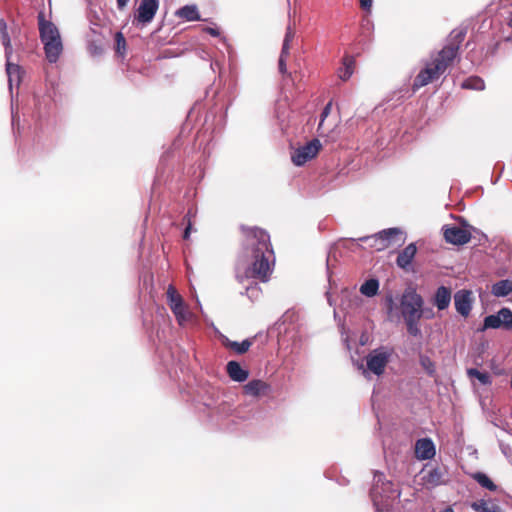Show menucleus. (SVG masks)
Here are the masks:
<instances>
[{"label": "nucleus", "instance_id": "nucleus-1", "mask_svg": "<svg viewBox=\"0 0 512 512\" xmlns=\"http://www.w3.org/2000/svg\"><path fill=\"white\" fill-rule=\"evenodd\" d=\"M451 58L444 56L439 51L431 55L430 59L425 61L424 67L414 78L412 90L418 89L438 80L446 70L453 65Z\"/></svg>", "mask_w": 512, "mask_h": 512}, {"label": "nucleus", "instance_id": "nucleus-2", "mask_svg": "<svg viewBox=\"0 0 512 512\" xmlns=\"http://www.w3.org/2000/svg\"><path fill=\"white\" fill-rule=\"evenodd\" d=\"M38 18L39 35L44 46L45 57L49 63H56L63 52L60 32L55 24L44 19L42 13L39 14Z\"/></svg>", "mask_w": 512, "mask_h": 512}, {"label": "nucleus", "instance_id": "nucleus-3", "mask_svg": "<svg viewBox=\"0 0 512 512\" xmlns=\"http://www.w3.org/2000/svg\"><path fill=\"white\" fill-rule=\"evenodd\" d=\"M269 235L258 229V253L262 250L260 246L265 247V252H262L261 259L258 260V280L266 282L273 271L275 265V255L272 248L268 244Z\"/></svg>", "mask_w": 512, "mask_h": 512}, {"label": "nucleus", "instance_id": "nucleus-4", "mask_svg": "<svg viewBox=\"0 0 512 512\" xmlns=\"http://www.w3.org/2000/svg\"><path fill=\"white\" fill-rule=\"evenodd\" d=\"M423 299L414 289H406L400 300L401 314L406 319H421Z\"/></svg>", "mask_w": 512, "mask_h": 512}, {"label": "nucleus", "instance_id": "nucleus-5", "mask_svg": "<svg viewBox=\"0 0 512 512\" xmlns=\"http://www.w3.org/2000/svg\"><path fill=\"white\" fill-rule=\"evenodd\" d=\"M166 295L167 303L175 315L178 324L182 326L187 323L191 319L192 314L173 285L168 286Z\"/></svg>", "mask_w": 512, "mask_h": 512}, {"label": "nucleus", "instance_id": "nucleus-6", "mask_svg": "<svg viewBox=\"0 0 512 512\" xmlns=\"http://www.w3.org/2000/svg\"><path fill=\"white\" fill-rule=\"evenodd\" d=\"M443 238L453 245H464L471 240L472 233L469 225L463 226L444 225L442 227Z\"/></svg>", "mask_w": 512, "mask_h": 512}, {"label": "nucleus", "instance_id": "nucleus-7", "mask_svg": "<svg viewBox=\"0 0 512 512\" xmlns=\"http://www.w3.org/2000/svg\"><path fill=\"white\" fill-rule=\"evenodd\" d=\"M499 328L512 329V311L509 308H502L496 314L486 316L483 326L479 330L485 331L487 329Z\"/></svg>", "mask_w": 512, "mask_h": 512}, {"label": "nucleus", "instance_id": "nucleus-8", "mask_svg": "<svg viewBox=\"0 0 512 512\" xmlns=\"http://www.w3.org/2000/svg\"><path fill=\"white\" fill-rule=\"evenodd\" d=\"M466 34L467 29L465 27L455 28L451 31L447 38V43L439 52L444 56L451 58V61L454 62L458 57L460 46L464 41Z\"/></svg>", "mask_w": 512, "mask_h": 512}, {"label": "nucleus", "instance_id": "nucleus-9", "mask_svg": "<svg viewBox=\"0 0 512 512\" xmlns=\"http://www.w3.org/2000/svg\"><path fill=\"white\" fill-rule=\"evenodd\" d=\"M321 147L322 145L318 139H312L305 145L293 151L291 155L292 162L296 166L304 165L306 162L312 160L318 155Z\"/></svg>", "mask_w": 512, "mask_h": 512}, {"label": "nucleus", "instance_id": "nucleus-10", "mask_svg": "<svg viewBox=\"0 0 512 512\" xmlns=\"http://www.w3.org/2000/svg\"><path fill=\"white\" fill-rule=\"evenodd\" d=\"M401 234V230L398 228H389L383 230L373 236H366L360 238L363 242H370L369 246L377 251H382L388 248L392 243L393 239Z\"/></svg>", "mask_w": 512, "mask_h": 512}, {"label": "nucleus", "instance_id": "nucleus-11", "mask_svg": "<svg viewBox=\"0 0 512 512\" xmlns=\"http://www.w3.org/2000/svg\"><path fill=\"white\" fill-rule=\"evenodd\" d=\"M159 8V0H141L134 21L142 26L152 22Z\"/></svg>", "mask_w": 512, "mask_h": 512}, {"label": "nucleus", "instance_id": "nucleus-12", "mask_svg": "<svg viewBox=\"0 0 512 512\" xmlns=\"http://www.w3.org/2000/svg\"><path fill=\"white\" fill-rule=\"evenodd\" d=\"M389 362V353L383 348L375 349L366 357V364L369 371L375 375H382Z\"/></svg>", "mask_w": 512, "mask_h": 512}, {"label": "nucleus", "instance_id": "nucleus-13", "mask_svg": "<svg viewBox=\"0 0 512 512\" xmlns=\"http://www.w3.org/2000/svg\"><path fill=\"white\" fill-rule=\"evenodd\" d=\"M454 305L456 311L467 317L472 309V293L469 290H459L454 295Z\"/></svg>", "mask_w": 512, "mask_h": 512}, {"label": "nucleus", "instance_id": "nucleus-14", "mask_svg": "<svg viewBox=\"0 0 512 512\" xmlns=\"http://www.w3.org/2000/svg\"><path fill=\"white\" fill-rule=\"evenodd\" d=\"M415 454L418 459L429 460L435 456V446L431 439L422 438L415 444Z\"/></svg>", "mask_w": 512, "mask_h": 512}, {"label": "nucleus", "instance_id": "nucleus-15", "mask_svg": "<svg viewBox=\"0 0 512 512\" xmlns=\"http://www.w3.org/2000/svg\"><path fill=\"white\" fill-rule=\"evenodd\" d=\"M417 253V247L414 243L407 245L397 256L396 264L398 267L408 270L415 255Z\"/></svg>", "mask_w": 512, "mask_h": 512}, {"label": "nucleus", "instance_id": "nucleus-16", "mask_svg": "<svg viewBox=\"0 0 512 512\" xmlns=\"http://www.w3.org/2000/svg\"><path fill=\"white\" fill-rule=\"evenodd\" d=\"M11 59L6 58V73L8 77L9 88L12 90L13 85L17 87L20 85L23 75L22 68L10 61Z\"/></svg>", "mask_w": 512, "mask_h": 512}, {"label": "nucleus", "instance_id": "nucleus-17", "mask_svg": "<svg viewBox=\"0 0 512 512\" xmlns=\"http://www.w3.org/2000/svg\"><path fill=\"white\" fill-rule=\"evenodd\" d=\"M226 371L235 382H244L249 376L248 370L242 368L237 361H229L226 365Z\"/></svg>", "mask_w": 512, "mask_h": 512}, {"label": "nucleus", "instance_id": "nucleus-18", "mask_svg": "<svg viewBox=\"0 0 512 512\" xmlns=\"http://www.w3.org/2000/svg\"><path fill=\"white\" fill-rule=\"evenodd\" d=\"M451 289L445 286H440L434 296V304L438 310H444L448 308L451 302Z\"/></svg>", "mask_w": 512, "mask_h": 512}, {"label": "nucleus", "instance_id": "nucleus-19", "mask_svg": "<svg viewBox=\"0 0 512 512\" xmlns=\"http://www.w3.org/2000/svg\"><path fill=\"white\" fill-rule=\"evenodd\" d=\"M444 473L439 467L432 468L424 472L422 477L423 483L430 486H438L444 483Z\"/></svg>", "mask_w": 512, "mask_h": 512}, {"label": "nucleus", "instance_id": "nucleus-20", "mask_svg": "<svg viewBox=\"0 0 512 512\" xmlns=\"http://www.w3.org/2000/svg\"><path fill=\"white\" fill-rule=\"evenodd\" d=\"M0 40L5 49V58L11 59L13 47L7 30V24L2 18H0Z\"/></svg>", "mask_w": 512, "mask_h": 512}, {"label": "nucleus", "instance_id": "nucleus-21", "mask_svg": "<svg viewBox=\"0 0 512 512\" xmlns=\"http://www.w3.org/2000/svg\"><path fill=\"white\" fill-rule=\"evenodd\" d=\"M0 40L5 49V58L11 59L13 47L7 30V24L2 18H0Z\"/></svg>", "mask_w": 512, "mask_h": 512}, {"label": "nucleus", "instance_id": "nucleus-22", "mask_svg": "<svg viewBox=\"0 0 512 512\" xmlns=\"http://www.w3.org/2000/svg\"><path fill=\"white\" fill-rule=\"evenodd\" d=\"M354 67H355L354 57L350 56V55H345L343 57L342 67H340L338 69L339 78L342 79L343 81L348 80L354 72Z\"/></svg>", "mask_w": 512, "mask_h": 512}, {"label": "nucleus", "instance_id": "nucleus-23", "mask_svg": "<svg viewBox=\"0 0 512 512\" xmlns=\"http://www.w3.org/2000/svg\"><path fill=\"white\" fill-rule=\"evenodd\" d=\"M175 15L187 21H197L201 19L196 5L183 6L176 11Z\"/></svg>", "mask_w": 512, "mask_h": 512}, {"label": "nucleus", "instance_id": "nucleus-24", "mask_svg": "<svg viewBox=\"0 0 512 512\" xmlns=\"http://www.w3.org/2000/svg\"><path fill=\"white\" fill-rule=\"evenodd\" d=\"M222 344L237 354H243L250 348L252 342L248 339L243 340L242 342H235L229 340L227 337H223Z\"/></svg>", "mask_w": 512, "mask_h": 512}, {"label": "nucleus", "instance_id": "nucleus-25", "mask_svg": "<svg viewBox=\"0 0 512 512\" xmlns=\"http://www.w3.org/2000/svg\"><path fill=\"white\" fill-rule=\"evenodd\" d=\"M512 292V281L505 279L500 280L492 286V294L497 297L507 296Z\"/></svg>", "mask_w": 512, "mask_h": 512}, {"label": "nucleus", "instance_id": "nucleus-26", "mask_svg": "<svg viewBox=\"0 0 512 512\" xmlns=\"http://www.w3.org/2000/svg\"><path fill=\"white\" fill-rule=\"evenodd\" d=\"M471 477L483 488L489 491H496L497 485L485 473L475 472L471 474Z\"/></svg>", "mask_w": 512, "mask_h": 512}, {"label": "nucleus", "instance_id": "nucleus-27", "mask_svg": "<svg viewBox=\"0 0 512 512\" xmlns=\"http://www.w3.org/2000/svg\"><path fill=\"white\" fill-rule=\"evenodd\" d=\"M461 88L470 90H483L485 88V83L484 80L478 76H470L462 82Z\"/></svg>", "mask_w": 512, "mask_h": 512}, {"label": "nucleus", "instance_id": "nucleus-28", "mask_svg": "<svg viewBox=\"0 0 512 512\" xmlns=\"http://www.w3.org/2000/svg\"><path fill=\"white\" fill-rule=\"evenodd\" d=\"M378 289H379L378 280L377 279H369L361 285L360 292L367 297H373L377 294Z\"/></svg>", "mask_w": 512, "mask_h": 512}, {"label": "nucleus", "instance_id": "nucleus-29", "mask_svg": "<svg viewBox=\"0 0 512 512\" xmlns=\"http://www.w3.org/2000/svg\"><path fill=\"white\" fill-rule=\"evenodd\" d=\"M467 375L469 378H476L482 385H490L491 377L487 372H481L476 368L467 369Z\"/></svg>", "mask_w": 512, "mask_h": 512}, {"label": "nucleus", "instance_id": "nucleus-30", "mask_svg": "<svg viewBox=\"0 0 512 512\" xmlns=\"http://www.w3.org/2000/svg\"><path fill=\"white\" fill-rule=\"evenodd\" d=\"M420 319H406L405 323L407 326V331L412 336H419L421 331L419 329L418 323Z\"/></svg>", "mask_w": 512, "mask_h": 512}, {"label": "nucleus", "instance_id": "nucleus-31", "mask_svg": "<svg viewBox=\"0 0 512 512\" xmlns=\"http://www.w3.org/2000/svg\"><path fill=\"white\" fill-rule=\"evenodd\" d=\"M294 36H295L294 30L290 26H288L286 33H285L283 45H282V50L284 51V53H289L290 43L294 39Z\"/></svg>", "mask_w": 512, "mask_h": 512}, {"label": "nucleus", "instance_id": "nucleus-32", "mask_svg": "<svg viewBox=\"0 0 512 512\" xmlns=\"http://www.w3.org/2000/svg\"><path fill=\"white\" fill-rule=\"evenodd\" d=\"M116 40V51L120 55H124L126 50V40L121 32H117L115 35Z\"/></svg>", "mask_w": 512, "mask_h": 512}, {"label": "nucleus", "instance_id": "nucleus-33", "mask_svg": "<svg viewBox=\"0 0 512 512\" xmlns=\"http://www.w3.org/2000/svg\"><path fill=\"white\" fill-rule=\"evenodd\" d=\"M288 56H289V53H284V51L281 50V54H280L279 61H278V68H279V72L282 75L287 74L286 59Z\"/></svg>", "mask_w": 512, "mask_h": 512}, {"label": "nucleus", "instance_id": "nucleus-34", "mask_svg": "<svg viewBox=\"0 0 512 512\" xmlns=\"http://www.w3.org/2000/svg\"><path fill=\"white\" fill-rule=\"evenodd\" d=\"M332 109V102H328L324 109L322 110L321 116H320V123L318 125V131L322 129L324 120L328 117Z\"/></svg>", "mask_w": 512, "mask_h": 512}, {"label": "nucleus", "instance_id": "nucleus-35", "mask_svg": "<svg viewBox=\"0 0 512 512\" xmlns=\"http://www.w3.org/2000/svg\"><path fill=\"white\" fill-rule=\"evenodd\" d=\"M241 230L247 240H254L256 238V229L253 227L241 226Z\"/></svg>", "mask_w": 512, "mask_h": 512}, {"label": "nucleus", "instance_id": "nucleus-36", "mask_svg": "<svg viewBox=\"0 0 512 512\" xmlns=\"http://www.w3.org/2000/svg\"><path fill=\"white\" fill-rule=\"evenodd\" d=\"M244 392L247 395L256 396V380H251L244 386Z\"/></svg>", "mask_w": 512, "mask_h": 512}, {"label": "nucleus", "instance_id": "nucleus-37", "mask_svg": "<svg viewBox=\"0 0 512 512\" xmlns=\"http://www.w3.org/2000/svg\"><path fill=\"white\" fill-rule=\"evenodd\" d=\"M483 512H504V511L497 504L489 505L487 502H483Z\"/></svg>", "mask_w": 512, "mask_h": 512}, {"label": "nucleus", "instance_id": "nucleus-38", "mask_svg": "<svg viewBox=\"0 0 512 512\" xmlns=\"http://www.w3.org/2000/svg\"><path fill=\"white\" fill-rule=\"evenodd\" d=\"M267 389H268V386L266 385V383L258 380V388H257L258 396H260L261 394H265Z\"/></svg>", "mask_w": 512, "mask_h": 512}, {"label": "nucleus", "instance_id": "nucleus-39", "mask_svg": "<svg viewBox=\"0 0 512 512\" xmlns=\"http://www.w3.org/2000/svg\"><path fill=\"white\" fill-rule=\"evenodd\" d=\"M360 6L362 9L366 10L367 12H369L371 10V7H372V0H360Z\"/></svg>", "mask_w": 512, "mask_h": 512}, {"label": "nucleus", "instance_id": "nucleus-40", "mask_svg": "<svg viewBox=\"0 0 512 512\" xmlns=\"http://www.w3.org/2000/svg\"><path fill=\"white\" fill-rule=\"evenodd\" d=\"M248 277H255L256 276V260L253 261L247 271Z\"/></svg>", "mask_w": 512, "mask_h": 512}, {"label": "nucleus", "instance_id": "nucleus-41", "mask_svg": "<svg viewBox=\"0 0 512 512\" xmlns=\"http://www.w3.org/2000/svg\"><path fill=\"white\" fill-rule=\"evenodd\" d=\"M204 31H206L208 34H210L214 37H217L220 35V32L216 28L206 27V28H204Z\"/></svg>", "mask_w": 512, "mask_h": 512}, {"label": "nucleus", "instance_id": "nucleus-42", "mask_svg": "<svg viewBox=\"0 0 512 512\" xmlns=\"http://www.w3.org/2000/svg\"><path fill=\"white\" fill-rule=\"evenodd\" d=\"M295 317V313L294 312H286L284 315H283V324L286 322V321H293V318Z\"/></svg>", "mask_w": 512, "mask_h": 512}, {"label": "nucleus", "instance_id": "nucleus-43", "mask_svg": "<svg viewBox=\"0 0 512 512\" xmlns=\"http://www.w3.org/2000/svg\"><path fill=\"white\" fill-rule=\"evenodd\" d=\"M128 2L129 0H116L118 9L123 10L127 6Z\"/></svg>", "mask_w": 512, "mask_h": 512}, {"label": "nucleus", "instance_id": "nucleus-44", "mask_svg": "<svg viewBox=\"0 0 512 512\" xmlns=\"http://www.w3.org/2000/svg\"><path fill=\"white\" fill-rule=\"evenodd\" d=\"M191 229H192V224H191V222L189 221V222H188V225H187V227H186V229H185V231H184V235H183L184 239H188V238H189V235H190V233H191Z\"/></svg>", "mask_w": 512, "mask_h": 512}, {"label": "nucleus", "instance_id": "nucleus-45", "mask_svg": "<svg viewBox=\"0 0 512 512\" xmlns=\"http://www.w3.org/2000/svg\"><path fill=\"white\" fill-rule=\"evenodd\" d=\"M248 251H249V253L251 254L252 257H256V245H255V243L252 242V243L249 244Z\"/></svg>", "mask_w": 512, "mask_h": 512}, {"label": "nucleus", "instance_id": "nucleus-46", "mask_svg": "<svg viewBox=\"0 0 512 512\" xmlns=\"http://www.w3.org/2000/svg\"><path fill=\"white\" fill-rule=\"evenodd\" d=\"M386 302H387L388 310H389V311H392V309H393V304H394V301H393L392 296L387 297V298H386Z\"/></svg>", "mask_w": 512, "mask_h": 512}, {"label": "nucleus", "instance_id": "nucleus-47", "mask_svg": "<svg viewBox=\"0 0 512 512\" xmlns=\"http://www.w3.org/2000/svg\"><path fill=\"white\" fill-rule=\"evenodd\" d=\"M483 502H485V501H484V500H482L479 504L474 503V504L472 505V508H473L474 510H482V511H483Z\"/></svg>", "mask_w": 512, "mask_h": 512}]
</instances>
